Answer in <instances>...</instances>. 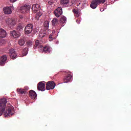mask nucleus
I'll list each match as a JSON object with an SVG mask.
<instances>
[{
    "label": "nucleus",
    "instance_id": "1",
    "mask_svg": "<svg viewBox=\"0 0 131 131\" xmlns=\"http://www.w3.org/2000/svg\"><path fill=\"white\" fill-rule=\"evenodd\" d=\"M7 100L6 98H3L0 100V116L4 114L5 117H10L14 115V108L10 103H8L6 106Z\"/></svg>",
    "mask_w": 131,
    "mask_h": 131
},
{
    "label": "nucleus",
    "instance_id": "2",
    "mask_svg": "<svg viewBox=\"0 0 131 131\" xmlns=\"http://www.w3.org/2000/svg\"><path fill=\"white\" fill-rule=\"evenodd\" d=\"M38 48L39 52H45V53H50L52 51V48L49 46V45H46V46H42L41 45L39 40H36L35 45L34 46V48Z\"/></svg>",
    "mask_w": 131,
    "mask_h": 131
},
{
    "label": "nucleus",
    "instance_id": "3",
    "mask_svg": "<svg viewBox=\"0 0 131 131\" xmlns=\"http://www.w3.org/2000/svg\"><path fill=\"white\" fill-rule=\"evenodd\" d=\"M5 21L7 25H8L10 28H13L14 26L16 25V20L14 18L9 17L8 18H6Z\"/></svg>",
    "mask_w": 131,
    "mask_h": 131
},
{
    "label": "nucleus",
    "instance_id": "4",
    "mask_svg": "<svg viewBox=\"0 0 131 131\" xmlns=\"http://www.w3.org/2000/svg\"><path fill=\"white\" fill-rule=\"evenodd\" d=\"M33 30V25L32 24H28L25 28V33L30 34Z\"/></svg>",
    "mask_w": 131,
    "mask_h": 131
},
{
    "label": "nucleus",
    "instance_id": "5",
    "mask_svg": "<svg viewBox=\"0 0 131 131\" xmlns=\"http://www.w3.org/2000/svg\"><path fill=\"white\" fill-rule=\"evenodd\" d=\"M106 0H95V1H93L92 2V4H91V8L95 9L96 8L97 5L100 4L101 3H105Z\"/></svg>",
    "mask_w": 131,
    "mask_h": 131
},
{
    "label": "nucleus",
    "instance_id": "6",
    "mask_svg": "<svg viewBox=\"0 0 131 131\" xmlns=\"http://www.w3.org/2000/svg\"><path fill=\"white\" fill-rule=\"evenodd\" d=\"M30 8V5H23V6H21V7L20 8V12H21V13H26L27 12H28V11H29Z\"/></svg>",
    "mask_w": 131,
    "mask_h": 131
},
{
    "label": "nucleus",
    "instance_id": "7",
    "mask_svg": "<svg viewBox=\"0 0 131 131\" xmlns=\"http://www.w3.org/2000/svg\"><path fill=\"white\" fill-rule=\"evenodd\" d=\"M56 86L54 81H48L46 84L47 90H53Z\"/></svg>",
    "mask_w": 131,
    "mask_h": 131
},
{
    "label": "nucleus",
    "instance_id": "8",
    "mask_svg": "<svg viewBox=\"0 0 131 131\" xmlns=\"http://www.w3.org/2000/svg\"><path fill=\"white\" fill-rule=\"evenodd\" d=\"M9 54L12 59L17 58V53H16L14 49H10L9 50Z\"/></svg>",
    "mask_w": 131,
    "mask_h": 131
},
{
    "label": "nucleus",
    "instance_id": "9",
    "mask_svg": "<svg viewBox=\"0 0 131 131\" xmlns=\"http://www.w3.org/2000/svg\"><path fill=\"white\" fill-rule=\"evenodd\" d=\"M37 89L39 91H41L42 92H44L46 90V84L40 81L37 84Z\"/></svg>",
    "mask_w": 131,
    "mask_h": 131
},
{
    "label": "nucleus",
    "instance_id": "10",
    "mask_svg": "<svg viewBox=\"0 0 131 131\" xmlns=\"http://www.w3.org/2000/svg\"><path fill=\"white\" fill-rule=\"evenodd\" d=\"M63 13V11L61 7H58L57 9H55L54 11V14H55V16L57 17H59L60 15Z\"/></svg>",
    "mask_w": 131,
    "mask_h": 131
},
{
    "label": "nucleus",
    "instance_id": "11",
    "mask_svg": "<svg viewBox=\"0 0 131 131\" xmlns=\"http://www.w3.org/2000/svg\"><path fill=\"white\" fill-rule=\"evenodd\" d=\"M41 7L39 4H33L32 6V10L35 13L40 10Z\"/></svg>",
    "mask_w": 131,
    "mask_h": 131
},
{
    "label": "nucleus",
    "instance_id": "12",
    "mask_svg": "<svg viewBox=\"0 0 131 131\" xmlns=\"http://www.w3.org/2000/svg\"><path fill=\"white\" fill-rule=\"evenodd\" d=\"M7 59L8 57L7 55H3V56H1V57H0V65L5 66Z\"/></svg>",
    "mask_w": 131,
    "mask_h": 131
},
{
    "label": "nucleus",
    "instance_id": "13",
    "mask_svg": "<svg viewBox=\"0 0 131 131\" xmlns=\"http://www.w3.org/2000/svg\"><path fill=\"white\" fill-rule=\"evenodd\" d=\"M52 25L54 27H59L60 26L59 20L58 18L54 17L52 20Z\"/></svg>",
    "mask_w": 131,
    "mask_h": 131
},
{
    "label": "nucleus",
    "instance_id": "14",
    "mask_svg": "<svg viewBox=\"0 0 131 131\" xmlns=\"http://www.w3.org/2000/svg\"><path fill=\"white\" fill-rule=\"evenodd\" d=\"M29 95L30 96V98H31V99H35L36 98V97H37V94H36V92H35V91H30L29 93Z\"/></svg>",
    "mask_w": 131,
    "mask_h": 131
},
{
    "label": "nucleus",
    "instance_id": "15",
    "mask_svg": "<svg viewBox=\"0 0 131 131\" xmlns=\"http://www.w3.org/2000/svg\"><path fill=\"white\" fill-rule=\"evenodd\" d=\"M60 4L66 7H69L70 6V0H60Z\"/></svg>",
    "mask_w": 131,
    "mask_h": 131
},
{
    "label": "nucleus",
    "instance_id": "16",
    "mask_svg": "<svg viewBox=\"0 0 131 131\" xmlns=\"http://www.w3.org/2000/svg\"><path fill=\"white\" fill-rule=\"evenodd\" d=\"M3 11H4V13L7 14H10L12 13V9L10 7H4L3 8Z\"/></svg>",
    "mask_w": 131,
    "mask_h": 131
},
{
    "label": "nucleus",
    "instance_id": "17",
    "mask_svg": "<svg viewBox=\"0 0 131 131\" xmlns=\"http://www.w3.org/2000/svg\"><path fill=\"white\" fill-rule=\"evenodd\" d=\"M28 91V89H17V92L18 94H21V95H26L27 92Z\"/></svg>",
    "mask_w": 131,
    "mask_h": 131
},
{
    "label": "nucleus",
    "instance_id": "18",
    "mask_svg": "<svg viewBox=\"0 0 131 131\" xmlns=\"http://www.w3.org/2000/svg\"><path fill=\"white\" fill-rule=\"evenodd\" d=\"M47 34V30L45 29H41L39 32V37H44Z\"/></svg>",
    "mask_w": 131,
    "mask_h": 131
},
{
    "label": "nucleus",
    "instance_id": "19",
    "mask_svg": "<svg viewBox=\"0 0 131 131\" xmlns=\"http://www.w3.org/2000/svg\"><path fill=\"white\" fill-rule=\"evenodd\" d=\"M72 75L68 74V76L64 77L63 79V82L64 83L69 82V81H70L71 79H72Z\"/></svg>",
    "mask_w": 131,
    "mask_h": 131
},
{
    "label": "nucleus",
    "instance_id": "20",
    "mask_svg": "<svg viewBox=\"0 0 131 131\" xmlns=\"http://www.w3.org/2000/svg\"><path fill=\"white\" fill-rule=\"evenodd\" d=\"M11 34L12 35V36L16 38L17 37H19L20 34L19 32H17L15 30H13L11 32Z\"/></svg>",
    "mask_w": 131,
    "mask_h": 131
},
{
    "label": "nucleus",
    "instance_id": "21",
    "mask_svg": "<svg viewBox=\"0 0 131 131\" xmlns=\"http://www.w3.org/2000/svg\"><path fill=\"white\" fill-rule=\"evenodd\" d=\"M7 33L4 29H0V37H6Z\"/></svg>",
    "mask_w": 131,
    "mask_h": 131
},
{
    "label": "nucleus",
    "instance_id": "22",
    "mask_svg": "<svg viewBox=\"0 0 131 131\" xmlns=\"http://www.w3.org/2000/svg\"><path fill=\"white\" fill-rule=\"evenodd\" d=\"M60 21L61 26H64V24H66V16H62V17L60 18Z\"/></svg>",
    "mask_w": 131,
    "mask_h": 131
},
{
    "label": "nucleus",
    "instance_id": "23",
    "mask_svg": "<svg viewBox=\"0 0 131 131\" xmlns=\"http://www.w3.org/2000/svg\"><path fill=\"white\" fill-rule=\"evenodd\" d=\"M43 25H44L45 28H46L47 30H48L49 29V27L50 25V22L49 21V20H45V21H44L43 23Z\"/></svg>",
    "mask_w": 131,
    "mask_h": 131
},
{
    "label": "nucleus",
    "instance_id": "24",
    "mask_svg": "<svg viewBox=\"0 0 131 131\" xmlns=\"http://www.w3.org/2000/svg\"><path fill=\"white\" fill-rule=\"evenodd\" d=\"M73 12H74L75 16H76V17H78V16H79V11L78 8L73 9Z\"/></svg>",
    "mask_w": 131,
    "mask_h": 131
},
{
    "label": "nucleus",
    "instance_id": "25",
    "mask_svg": "<svg viewBox=\"0 0 131 131\" xmlns=\"http://www.w3.org/2000/svg\"><path fill=\"white\" fill-rule=\"evenodd\" d=\"M25 43V40L24 39L20 38V39H19L18 44L19 45V46H24Z\"/></svg>",
    "mask_w": 131,
    "mask_h": 131
},
{
    "label": "nucleus",
    "instance_id": "26",
    "mask_svg": "<svg viewBox=\"0 0 131 131\" xmlns=\"http://www.w3.org/2000/svg\"><path fill=\"white\" fill-rule=\"evenodd\" d=\"M17 30L18 31H23V26H22V25H20V24H19V25L17 26Z\"/></svg>",
    "mask_w": 131,
    "mask_h": 131
},
{
    "label": "nucleus",
    "instance_id": "27",
    "mask_svg": "<svg viewBox=\"0 0 131 131\" xmlns=\"http://www.w3.org/2000/svg\"><path fill=\"white\" fill-rule=\"evenodd\" d=\"M6 43V41L3 38H0V46H3Z\"/></svg>",
    "mask_w": 131,
    "mask_h": 131
},
{
    "label": "nucleus",
    "instance_id": "28",
    "mask_svg": "<svg viewBox=\"0 0 131 131\" xmlns=\"http://www.w3.org/2000/svg\"><path fill=\"white\" fill-rule=\"evenodd\" d=\"M27 47H31L33 45V42L31 40H28L26 42Z\"/></svg>",
    "mask_w": 131,
    "mask_h": 131
},
{
    "label": "nucleus",
    "instance_id": "29",
    "mask_svg": "<svg viewBox=\"0 0 131 131\" xmlns=\"http://www.w3.org/2000/svg\"><path fill=\"white\" fill-rule=\"evenodd\" d=\"M53 35H54V31H53L52 33H51V34L49 35V38L50 39H51V40L53 39Z\"/></svg>",
    "mask_w": 131,
    "mask_h": 131
},
{
    "label": "nucleus",
    "instance_id": "30",
    "mask_svg": "<svg viewBox=\"0 0 131 131\" xmlns=\"http://www.w3.org/2000/svg\"><path fill=\"white\" fill-rule=\"evenodd\" d=\"M24 52H25L26 54H27V53H28V48H25L24 49Z\"/></svg>",
    "mask_w": 131,
    "mask_h": 131
},
{
    "label": "nucleus",
    "instance_id": "31",
    "mask_svg": "<svg viewBox=\"0 0 131 131\" xmlns=\"http://www.w3.org/2000/svg\"><path fill=\"white\" fill-rule=\"evenodd\" d=\"M33 32H34V33H36V32H37L36 29H34L33 30Z\"/></svg>",
    "mask_w": 131,
    "mask_h": 131
},
{
    "label": "nucleus",
    "instance_id": "32",
    "mask_svg": "<svg viewBox=\"0 0 131 131\" xmlns=\"http://www.w3.org/2000/svg\"><path fill=\"white\" fill-rule=\"evenodd\" d=\"M11 2H16V1H17V0H10Z\"/></svg>",
    "mask_w": 131,
    "mask_h": 131
},
{
    "label": "nucleus",
    "instance_id": "33",
    "mask_svg": "<svg viewBox=\"0 0 131 131\" xmlns=\"http://www.w3.org/2000/svg\"><path fill=\"white\" fill-rule=\"evenodd\" d=\"M53 2L52 1H49V2H48V4L50 5L52 4Z\"/></svg>",
    "mask_w": 131,
    "mask_h": 131
},
{
    "label": "nucleus",
    "instance_id": "34",
    "mask_svg": "<svg viewBox=\"0 0 131 131\" xmlns=\"http://www.w3.org/2000/svg\"><path fill=\"white\" fill-rule=\"evenodd\" d=\"M48 31H50V32H51V30H48Z\"/></svg>",
    "mask_w": 131,
    "mask_h": 131
},
{
    "label": "nucleus",
    "instance_id": "35",
    "mask_svg": "<svg viewBox=\"0 0 131 131\" xmlns=\"http://www.w3.org/2000/svg\"><path fill=\"white\" fill-rule=\"evenodd\" d=\"M77 6H78V5H77Z\"/></svg>",
    "mask_w": 131,
    "mask_h": 131
}]
</instances>
